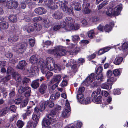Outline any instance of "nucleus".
<instances>
[{"label": "nucleus", "mask_w": 128, "mask_h": 128, "mask_svg": "<svg viewBox=\"0 0 128 128\" xmlns=\"http://www.w3.org/2000/svg\"><path fill=\"white\" fill-rule=\"evenodd\" d=\"M54 62V61L52 58L47 57L45 62H44L43 61V63L41 64L40 70L42 73L46 74L48 70L50 71L53 70Z\"/></svg>", "instance_id": "obj_1"}, {"label": "nucleus", "mask_w": 128, "mask_h": 128, "mask_svg": "<svg viewBox=\"0 0 128 128\" xmlns=\"http://www.w3.org/2000/svg\"><path fill=\"white\" fill-rule=\"evenodd\" d=\"M47 52L51 54H54L55 55L58 57L65 55L66 53V51L65 49L63 48L61 46H58L56 47L54 50H48Z\"/></svg>", "instance_id": "obj_2"}, {"label": "nucleus", "mask_w": 128, "mask_h": 128, "mask_svg": "<svg viewBox=\"0 0 128 128\" xmlns=\"http://www.w3.org/2000/svg\"><path fill=\"white\" fill-rule=\"evenodd\" d=\"M54 0V8L56 9L58 7H60L63 11L67 13L69 11V9L67 6L68 3L66 1L62 2L61 1H58L57 0Z\"/></svg>", "instance_id": "obj_3"}, {"label": "nucleus", "mask_w": 128, "mask_h": 128, "mask_svg": "<svg viewBox=\"0 0 128 128\" xmlns=\"http://www.w3.org/2000/svg\"><path fill=\"white\" fill-rule=\"evenodd\" d=\"M27 45L26 42H24L17 45L14 47L13 49L17 53H22L26 49Z\"/></svg>", "instance_id": "obj_4"}, {"label": "nucleus", "mask_w": 128, "mask_h": 128, "mask_svg": "<svg viewBox=\"0 0 128 128\" xmlns=\"http://www.w3.org/2000/svg\"><path fill=\"white\" fill-rule=\"evenodd\" d=\"M80 26L79 24H76L74 25V24L72 26H70L69 27L68 26H66L65 27L62 28L61 30L63 32L69 31L72 30H76L79 28Z\"/></svg>", "instance_id": "obj_5"}, {"label": "nucleus", "mask_w": 128, "mask_h": 128, "mask_svg": "<svg viewBox=\"0 0 128 128\" xmlns=\"http://www.w3.org/2000/svg\"><path fill=\"white\" fill-rule=\"evenodd\" d=\"M70 108L69 102H67L66 104L65 109L63 110L62 113V116L66 118L68 117L70 115Z\"/></svg>", "instance_id": "obj_6"}, {"label": "nucleus", "mask_w": 128, "mask_h": 128, "mask_svg": "<svg viewBox=\"0 0 128 128\" xmlns=\"http://www.w3.org/2000/svg\"><path fill=\"white\" fill-rule=\"evenodd\" d=\"M108 78L107 82L109 84H112L116 80V79L112 75V72L110 70H108L106 73Z\"/></svg>", "instance_id": "obj_7"}, {"label": "nucleus", "mask_w": 128, "mask_h": 128, "mask_svg": "<svg viewBox=\"0 0 128 128\" xmlns=\"http://www.w3.org/2000/svg\"><path fill=\"white\" fill-rule=\"evenodd\" d=\"M30 61L32 64H36L41 66V64L43 63V60L42 59H38L36 56H32L30 58Z\"/></svg>", "instance_id": "obj_8"}, {"label": "nucleus", "mask_w": 128, "mask_h": 128, "mask_svg": "<svg viewBox=\"0 0 128 128\" xmlns=\"http://www.w3.org/2000/svg\"><path fill=\"white\" fill-rule=\"evenodd\" d=\"M112 6H114V8H113V9L114 15L117 16L119 15L122 8V4H120L116 6L114 4Z\"/></svg>", "instance_id": "obj_9"}, {"label": "nucleus", "mask_w": 128, "mask_h": 128, "mask_svg": "<svg viewBox=\"0 0 128 128\" xmlns=\"http://www.w3.org/2000/svg\"><path fill=\"white\" fill-rule=\"evenodd\" d=\"M74 18L71 17H66L65 18V22H63L64 26V27L68 26L69 27L70 26L74 24Z\"/></svg>", "instance_id": "obj_10"}, {"label": "nucleus", "mask_w": 128, "mask_h": 128, "mask_svg": "<svg viewBox=\"0 0 128 128\" xmlns=\"http://www.w3.org/2000/svg\"><path fill=\"white\" fill-rule=\"evenodd\" d=\"M83 2L82 4L83 12L85 14H88L90 13V10L89 9L90 6V3L88 2Z\"/></svg>", "instance_id": "obj_11"}, {"label": "nucleus", "mask_w": 128, "mask_h": 128, "mask_svg": "<svg viewBox=\"0 0 128 128\" xmlns=\"http://www.w3.org/2000/svg\"><path fill=\"white\" fill-rule=\"evenodd\" d=\"M121 48L123 51V53L122 54V56L125 57L128 53V44L126 42L123 43Z\"/></svg>", "instance_id": "obj_12"}, {"label": "nucleus", "mask_w": 128, "mask_h": 128, "mask_svg": "<svg viewBox=\"0 0 128 128\" xmlns=\"http://www.w3.org/2000/svg\"><path fill=\"white\" fill-rule=\"evenodd\" d=\"M27 72L29 73H34V74L37 73L39 71V69L37 66L32 65L31 66H29L27 68Z\"/></svg>", "instance_id": "obj_13"}, {"label": "nucleus", "mask_w": 128, "mask_h": 128, "mask_svg": "<svg viewBox=\"0 0 128 128\" xmlns=\"http://www.w3.org/2000/svg\"><path fill=\"white\" fill-rule=\"evenodd\" d=\"M26 65V61L24 60H22L19 62L18 64L16 66V68L19 69L24 70H25Z\"/></svg>", "instance_id": "obj_14"}, {"label": "nucleus", "mask_w": 128, "mask_h": 128, "mask_svg": "<svg viewBox=\"0 0 128 128\" xmlns=\"http://www.w3.org/2000/svg\"><path fill=\"white\" fill-rule=\"evenodd\" d=\"M47 88V84H42L40 86L38 91L41 94H43L46 92Z\"/></svg>", "instance_id": "obj_15"}, {"label": "nucleus", "mask_w": 128, "mask_h": 128, "mask_svg": "<svg viewBox=\"0 0 128 128\" xmlns=\"http://www.w3.org/2000/svg\"><path fill=\"white\" fill-rule=\"evenodd\" d=\"M94 74L92 73L89 76H88L84 80L85 83H87L88 84L92 82L95 79Z\"/></svg>", "instance_id": "obj_16"}, {"label": "nucleus", "mask_w": 128, "mask_h": 128, "mask_svg": "<svg viewBox=\"0 0 128 128\" xmlns=\"http://www.w3.org/2000/svg\"><path fill=\"white\" fill-rule=\"evenodd\" d=\"M35 12L39 15L45 14L46 12V10L42 7H39L36 8L34 10Z\"/></svg>", "instance_id": "obj_17"}, {"label": "nucleus", "mask_w": 128, "mask_h": 128, "mask_svg": "<svg viewBox=\"0 0 128 128\" xmlns=\"http://www.w3.org/2000/svg\"><path fill=\"white\" fill-rule=\"evenodd\" d=\"M56 111L52 110L51 111L50 114H48L47 116V118L50 119L52 122H55V120L54 118V116L56 113Z\"/></svg>", "instance_id": "obj_18"}, {"label": "nucleus", "mask_w": 128, "mask_h": 128, "mask_svg": "<svg viewBox=\"0 0 128 128\" xmlns=\"http://www.w3.org/2000/svg\"><path fill=\"white\" fill-rule=\"evenodd\" d=\"M53 16V17L55 19L59 20L62 18L63 16V15L62 12L59 11H57L54 14Z\"/></svg>", "instance_id": "obj_19"}, {"label": "nucleus", "mask_w": 128, "mask_h": 128, "mask_svg": "<svg viewBox=\"0 0 128 128\" xmlns=\"http://www.w3.org/2000/svg\"><path fill=\"white\" fill-rule=\"evenodd\" d=\"M61 76L60 75H56L54 76L53 78L50 81V83H54L56 82L57 83H59L61 80Z\"/></svg>", "instance_id": "obj_20"}, {"label": "nucleus", "mask_w": 128, "mask_h": 128, "mask_svg": "<svg viewBox=\"0 0 128 128\" xmlns=\"http://www.w3.org/2000/svg\"><path fill=\"white\" fill-rule=\"evenodd\" d=\"M123 57L120 56L116 57L113 62V63L117 65H119L120 64L123 60Z\"/></svg>", "instance_id": "obj_21"}, {"label": "nucleus", "mask_w": 128, "mask_h": 128, "mask_svg": "<svg viewBox=\"0 0 128 128\" xmlns=\"http://www.w3.org/2000/svg\"><path fill=\"white\" fill-rule=\"evenodd\" d=\"M53 122H52L50 119L44 118L42 122V124L44 127H47L49 126L51 123Z\"/></svg>", "instance_id": "obj_22"}, {"label": "nucleus", "mask_w": 128, "mask_h": 128, "mask_svg": "<svg viewBox=\"0 0 128 128\" xmlns=\"http://www.w3.org/2000/svg\"><path fill=\"white\" fill-rule=\"evenodd\" d=\"M75 10L79 11L81 10V6L80 3L76 1H73L72 2Z\"/></svg>", "instance_id": "obj_23"}, {"label": "nucleus", "mask_w": 128, "mask_h": 128, "mask_svg": "<svg viewBox=\"0 0 128 128\" xmlns=\"http://www.w3.org/2000/svg\"><path fill=\"white\" fill-rule=\"evenodd\" d=\"M53 83H50V82L48 83V88L50 93H52L54 91V90L56 87V85L55 84H53Z\"/></svg>", "instance_id": "obj_24"}, {"label": "nucleus", "mask_w": 128, "mask_h": 128, "mask_svg": "<svg viewBox=\"0 0 128 128\" xmlns=\"http://www.w3.org/2000/svg\"><path fill=\"white\" fill-rule=\"evenodd\" d=\"M70 62H72V64L71 66L72 70L74 72H76L78 70V64H74L73 63V62H74L73 60H71Z\"/></svg>", "instance_id": "obj_25"}, {"label": "nucleus", "mask_w": 128, "mask_h": 128, "mask_svg": "<svg viewBox=\"0 0 128 128\" xmlns=\"http://www.w3.org/2000/svg\"><path fill=\"white\" fill-rule=\"evenodd\" d=\"M38 80H36L32 82L31 85L32 88L36 89L39 87L40 83L38 82Z\"/></svg>", "instance_id": "obj_26"}, {"label": "nucleus", "mask_w": 128, "mask_h": 128, "mask_svg": "<svg viewBox=\"0 0 128 128\" xmlns=\"http://www.w3.org/2000/svg\"><path fill=\"white\" fill-rule=\"evenodd\" d=\"M18 39V35H15L13 36H10L8 39V41L10 42H15L17 41Z\"/></svg>", "instance_id": "obj_27"}, {"label": "nucleus", "mask_w": 128, "mask_h": 128, "mask_svg": "<svg viewBox=\"0 0 128 128\" xmlns=\"http://www.w3.org/2000/svg\"><path fill=\"white\" fill-rule=\"evenodd\" d=\"M8 26L9 24L7 22L3 21L0 23V27L2 29H6Z\"/></svg>", "instance_id": "obj_28"}, {"label": "nucleus", "mask_w": 128, "mask_h": 128, "mask_svg": "<svg viewBox=\"0 0 128 128\" xmlns=\"http://www.w3.org/2000/svg\"><path fill=\"white\" fill-rule=\"evenodd\" d=\"M111 6V7H109L106 10V14L107 16H110L114 15L113 9L114 6Z\"/></svg>", "instance_id": "obj_29"}, {"label": "nucleus", "mask_w": 128, "mask_h": 128, "mask_svg": "<svg viewBox=\"0 0 128 128\" xmlns=\"http://www.w3.org/2000/svg\"><path fill=\"white\" fill-rule=\"evenodd\" d=\"M30 82V78H23L20 83L21 84L23 85V86H26Z\"/></svg>", "instance_id": "obj_30"}, {"label": "nucleus", "mask_w": 128, "mask_h": 128, "mask_svg": "<svg viewBox=\"0 0 128 128\" xmlns=\"http://www.w3.org/2000/svg\"><path fill=\"white\" fill-rule=\"evenodd\" d=\"M10 75H8L2 78V81L4 82V84L5 86H7L8 83L6 82L10 80Z\"/></svg>", "instance_id": "obj_31"}, {"label": "nucleus", "mask_w": 128, "mask_h": 128, "mask_svg": "<svg viewBox=\"0 0 128 128\" xmlns=\"http://www.w3.org/2000/svg\"><path fill=\"white\" fill-rule=\"evenodd\" d=\"M92 100L90 97H87L84 100L81 102V104H88L91 103Z\"/></svg>", "instance_id": "obj_32"}, {"label": "nucleus", "mask_w": 128, "mask_h": 128, "mask_svg": "<svg viewBox=\"0 0 128 128\" xmlns=\"http://www.w3.org/2000/svg\"><path fill=\"white\" fill-rule=\"evenodd\" d=\"M74 124L75 127L73 126H69L70 128H80L82 126V123L81 122H78V121L74 122Z\"/></svg>", "instance_id": "obj_33"}, {"label": "nucleus", "mask_w": 128, "mask_h": 128, "mask_svg": "<svg viewBox=\"0 0 128 128\" xmlns=\"http://www.w3.org/2000/svg\"><path fill=\"white\" fill-rule=\"evenodd\" d=\"M8 19L10 22H16L17 20L16 17L14 15H10L8 17Z\"/></svg>", "instance_id": "obj_34"}, {"label": "nucleus", "mask_w": 128, "mask_h": 128, "mask_svg": "<svg viewBox=\"0 0 128 128\" xmlns=\"http://www.w3.org/2000/svg\"><path fill=\"white\" fill-rule=\"evenodd\" d=\"M34 24H28L26 26V29L28 32L33 31L34 30Z\"/></svg>", "instance_id": "obj_35"}, {"label": "nucleus", "mask_w": 128, "mask_h": 128, "mask_svg": "<svg viewBox=\"0 0 128 128\" xmlns=\"http://www.w3.org/2000/svg\"><path fill=\"white\" fill-rule=\"evenodd\" d=\"M84 95L83 94L80 93L78 94L76 96V97L78 101L81 104V102L84 99Z\"/></svg>", "instance_id": "obj_36"}, {"label": "nucleus", "mask_w": 128, "mask_h": 128, "mask_svg": "<svg viewBox=\"0 0 128 128\" xmlns=\"http://www.w3.org/2000/svg\"><path fill=\"white\" fill-rule=\"evenodd\" d=\"M48 104V102L46 101L43 102L41 103L40 105L41 112L43 111L45 109Z\"/></svg>", "instance_id": "obj_37"}, {"label": "nucleus", "mask_w": 128, "mask_h": 128, "mask_svg": "<svg viewBox=\"0 0 128 128\" xmlns=\"http://www.w3.org/2000/svg\"><path fill=\"white\" fill-rule=\"evenodd\" d=\"M68 79L67 76H65L63 77V79L62 82L60 84L61 86L63 87L64 86H66L67 84V80Z\"/></svg>", "instance_id": "obj_38"}, {"label": "nucleus", "mask_w": 128, "mask_h": 128, "mask_svg": "<svg viewBox=\"0 0 128 128\" xmlns=\"http://www.w3.org/2000/svg\"><path fill=\"white\" fill-rule=\"evenodd\" d=\"M9 111V108L8 107H6L2 110L0 111V116H3L7 113Z\"/></svg>", "instance_id": "obj_39"}, {"label": "nucleus", "mask_w": 128, "mask_h": 128, "mask_svg": "<svg viewBox=\"0 0 128 128\" xmlns=\"http://www.w3.org/2000/svg\"><path fill=\"white\" fill-rule=\"evenodd\" d=\"M108 3V1L105 0L104 1L100 4H99L98 6V9L100 10L102 9L103 7L105 6Z\"/></svg>", "instance_id": "obj_40"}, {"label": "nucleus", "mask_w": 128, "mask_h": 128, "mask_svg": "<svg viewBox=\"0 0 128 128\" xmlns=\"http://www.w3.org/2000/svg\"><path fill=\"white\" fill-rule=\"evenodd\" d=\"M54 68L53 70L56 73L58 72L60 70V68L59 65L54 64Z\"/></svg>", "instance_id": "obj_41"}, {"label": "nucleus", "mask_w": 128, "mask_h": 128, "mask_svg": "<svg viewBox=\"0 0 128 128\" xmlns=\"http://www.w3.org/2000/svg\"><path fill=\"white\" fill-rule=\"evenodd\" d=\"M109 84L110 85H108L106 84H103L101 86V87L103 89L109 90L111 88V86L112 84Z\"/></svg>", "instance_id": "obj_42"}, {"label": "nucleus", "mask_w": 128, "mask_h": 128, "mask_svg": "<svg viewBox=\"0 0 128 128\" xmlns=\"http://www.w3.org/2000/svg\"><path fill=\"white\" fill-rule=\"evenodd\" d=\"M24 122L21 120H18L16 122V125L19 128H22L24 125Z\"/></svg>", "instance_id": "obj_43"}, {"label": "nucleus", "mask_w": 128, "mask_h": 128, "mask_svg": "<svg viewBox=\"0 0 128 128\" xmlns=\"http://www.w3.org/2000/svg\"><path fill=\"white\" fill-rule=\"evenodd\" d=\"M94 34V33L93 30L89 31L88 32V36L89 38H92Z\"/></svg>", "instance_id": "obj_44"}, {"label": "nucleus", "mask_w": 128, "mask_h": 128, "mask_svg": "<svg viewBox=\"0 0 128 128\" xmlns=\"http://www.w3.org/2000/svg\"><path fill=\"white\" fill-rule=\"evenodd\" d=\"M14 78L16 81L18 82H20L21 80L20 75L17 73H16L15 74Z\"/></svg>", "instance_id": "obj_45"}, {"label": "nucleus", "mask_w": 128, "mask_h": 128, "mask_svg": "<svg viewBox=\"0 0 128 128\" xmlns=\"http://www.w3.org/2000/svg\"><path fill=\"white\" fill-rule=\"evenodd\" d=\"M102 96H99L93 100L95 101L96 103L98 104L102 102Z\"/></svg>", "instance_id": "obj_46"}, {"label": "nucleus", "mask_w": 128, "mask_h": 128, "mask_svg": "<svg viewBox=\"0 0 128 128\" xmlns=\"http://www.w3.org/2000/svg\"><path fill=\"white\" fill-rule=\"evenodd\" d=\"M104 29L106 32H109L111 30L112 27L110 25L106 24L104 26Z\"/></svg>", "instance_id": "obj_47"}, {"label": "nucleus", "mask_w": 128, "mask_h": 128, "mask_svg": "<svg viewBox=\"0 0 128 128\" xmlns=\"http://www.w3.org/2000/svg\"><path fill=\"white\" fill-rule=\"evenodd\" d=\"M34 28L38 31L40 30L42 28V26L40 24L36 23H34Z\"/></svg>", "instance_id": "obj_48"}, {"label": "nucleus", "mask_w": 128, "mask_h": 128, "mask_svg": "<svg viewBox=\"0 0 128 128\" xmlns=\"http://www.w3.org/2000/svg\"><path fill=\"white\" fill-rule=\"evenodd\" d=\"M4 6H6L8 8L10 9H12V0H10L8 1L7 2H6V5H4Z\"/></svg>", "instance_id": "obj_49"}, {"label": "nucleus", "mask_w": 128, "mask_h": 128, "mask_svg": "<svg viewBox=\"0 0 128 128\" xmlns=\"http://www.w3.org/2000/svg\"><path fill=\"white\" fill-rule=\"evenodd\" d=\"M96 78L98 80H100L101 81H102L103 80V77L101 73L96 74Z\"/></svg>", "instance_id": "obj_50"}, {"label": "nucleus", "mask_w": 128, "mask_h": 128, "mask_svg": "<svg viewBox=\"0 0 128 128\" xmlns=\"http://www.w3.org/2000/svg\"><path fill=\"white\" fill-rule=\"evenodd\" d=\"M72 40L73 42H76L80 40V38L78 36L74 35L72 36Z\"/></svg>", "instance_id": "obj_51"}, {"label": "nucleus", "mask_w": 128, "mask_h": 128, "mask_svg": "<svg viewBox=\"0 0 128 128\" xmlns=\"http://www.w3.org/2000/svg\"><path fill=\"white\" fill-rule=\"evenodd\" d=\"M12 9L16 8L18 6V4L17 2L15 0H12Z\"/></svg>", "instance_id": "obj_52"}, {"label": "nucleus", "mask_w": 128, "mask_h": 128, "mask_svg": "<svg viewBox=\"0 0 128 128\" xmlns=\"http://www.w3.org/2000/svg\"><path fill=\"white\" fill-rule=\"evenodd\" d=\"M15 88H13L12 90H11L9 93V97L10 98L12 97L15 96Z\"/></svg>", "instance_id": "obj_53"}, {"label": "nucleus", "mask_w": 128, "mask_h": 128, "mask_svg": "<svg viewBox=\"0 0 128 128\" xmlns=\"http://www.w3.org/2000/svg\"><path fill=\"white\" fill-rule=\"evenodd\" d=\"M113 73L115 76H117L120 74V71L118 69L114 70L113 71Z\"/></svg>", "instance_id": "obj_54"}, {"label": "nucleus", "mask_w": 128, "mask_h": 128, "mask_svg": "<svg viewBox=\"0 0 128 128\" xmlns=\"http://www.w3.org/2000/svg\"><path fill=\"white\" fill-rule=\"evenodd\" d=\"M32 118L33 120L37 121H38L39 118V116H37V115L34 113L33 114Z\"/></svg>", "instance_id": "obj_55"}, {"label": "nucleus", "mask_w": 128, "mask_h": 128, "mask_svg": "<svg viewBox=\"0 0 128 128\" xmlns=\"http://www.w3.org/2000/svg\"><path fill=\"white\" fill-rule=\"evenodd\" d=\"M102 70V68L101 66L98 67L95 71L96 74L101 73Z\"/></svg>", "instance_id": "obj_56"}, {"label": "nucleus", "mask_w": 128, "mask_h": 128, "mask_svg": "<svg viewBox=\"0 0 128 128\" xmlns=\"http://www.w3.org/2000/svg\"><path fill=\"white\" fill-rule=\"evenodd\" d=\"M42 17L39 16L33 18L32 20L34 22H37L39 21L42 20Z\"/></svg>", "instance_id": "obj_57"}, {"label": "nucleus", "mask_w": 128, "mask_h": 128, "mask_svg": "<svg viewBox=\"0 0 128 128\" xmlns=\"http://www.w3.org/2000/svg\"><path fill=\"white\" fill-rule=\"evenodd\" d=\"M24 86L21 84V85L20 86L18 90V92L19 93L22 94L24 92V87H23Z\"/></svg>", "instance_id": "obj_58"}, {"label": "nucleus", "mask_w": 128, "mask_h": 128, "mask_svg": "<svg viewBox=\"0 0 128 128\" xmlns=\"http://www.w3.org/2000/svg\"><path fill=\"white\" fill-rule=\"evenodd\" d=\"M16 109V107L14 105H12L10 107V110L12 112H14Z\"/></svg>", "instance_id": "obj_59"}, {"label": "nucleus", "mask_w": 128, "mask_h": 128, "mask_svg": "<svg viewBox=\"0 0 128 128\" xmlns=\"http://www.w3.org/2000/svg\"><path fill=\"white\" fill-rule=\"evenodd\" d=\"M53 75V73L51 72L48 71L47 72L46 76L47 78L48 79L50 78V77L52 76Z\"/></svg>", "instance_id": "obj_60"}, {"label": "nucleus", "mask_w": 128, "mask_h": 128, "mask_svg": "<svg viewBox=\"0 0 128 128\" xmlns=\"http://www.w3.org/2000/svg\"><path fill=\"white\" fill-rule=\"evenodd\" d=\"M98 95V94H97V93H96V91L94 92H92V100L96 98Z\"/></svg>", "instance_id": "obj_61"}, {"label": "nucleus", "mask_w": 128, "mask_h": 128, "mask_svg": "<svg viewBox=\"0 0 128 128\" xmlns=\"http://www.w3.org/2000/svg\"><path fill=\"white\" fill-rule=\"evenodd\" d=\"M46 102H48V104L47 105L50 108H52L54 106V103L52 102L51 101H49V100H47Z\"/></svg>", "instance_id": "obj_62"}, {"label": "nucleus", "mask_w": 128, "mask_h": 128, "mask_svg": "<svg viewBox=\"0 0 128 128\" xmlns=\"http://www.w3.org/2000/svg\"><path fill=\"white\" fill-rule=\"evenodd\" d=\"M101 94L102 96L106 97L108 96V93L107 91L102 90L101 91Z\"/></svg>", "instance_id": "obj_63"}, {"label": "nucleus", "mask_w": 128, "mask_h": 128, "mask_svg": "<svg viewBox=\"0 0 128 128\" xmlns=\"http://www.w3.org/2000/svg\"><path fill=\"white\" fill-rule=\"evenodd\" d=\"M13 70L12 68L10 66L8 67L7 68V72L8 74H10L13 72Z\"/></svg>", "instance_id": "obj_64"}]
</instances>
